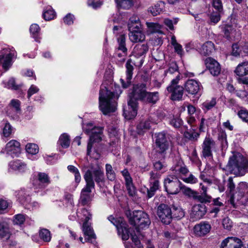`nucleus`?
<instances>
[{
	"instance_id": "f257e3e1",
	"label": "nucleus",
	"mask_w": 248,
	"mask_h": 248,
	"mask_svg": "<svg viewBox=\"0 0 248 248\" xmlns=\"http://www.w3.org/2000/svg\"><path fill=\"white\" fill-rule=\"evenodd\" d=\"M146 88V84L144 83L137 84L133 87L127 107L124 108V116L126 119H132L137 115V100H140L152 105L156 104L159 100V96L158 92H147Z\"/></svg>"
},
{
	"instance_id": "f03ea898",
	"label": "nucleus",
	"mask_w": 248,
	"mask_h": 248,
	"mask_svg": "<svg viewBox=\"0 0 248 248\" xmlns=\"http://www.w3.org/2000/svg\"><path fill=\"white\" fill-rule=\"evenodd\" d=\"M93 178L97 183L102 182L104 180L103 170L97 163L94 165H92L90 169L87 170L84 175L86 185L81 190L80 197V202L83 205L88 204L92 201L91 192L95 186Z\"/></svg>"
},
{
	"instance_id": "7ed1b4c3",
	"label": "nucleus",
	"mask_w": 248,
	"mask_h": 248,
	"mask_svg": "<svg viewBox=\"0 0 248 248\" xmlns=\"http://www.w3.org/2000/svg\"><path fill=\"white\" fill-rule=\"evenodd\" d=\"M115 94L105 87L101 88L99 93V108L105 115L113 112L117 108V102L114 98Z\"/></svg>"
},
{
	"instance_id": "20e7f679",
	"label": "nucleus",
	"mask_w": 248,
	"mask_h": 248,
	"mask_svg": "<svg viewBox=\"0 0 248 248\" xmlns=\"http://www.w3.org/2000/svg\"><path fill=\"white\" fill-rule=\"evenodd\" d=\"M227 167L231 173L242 176L248 171V160L240 153L235 152L230 157Z\"/></svg>"
},
{
	"instance_id": "39448f33",
	"label": "nucleus",
	"mask_w": 248,
	"mask_h": 248,
	"mask_svg": "<svg viewBox=\"0 0 248 248\" xmlns=\"http://www.w3.org/2000/svg\"><path fill=\"white\" fill-rule=\"evenodd\" d=\"M85 133L90 136L87 145V155H90L93 142H98L102 140V129L100 127L93 126L92 123H87L83 126Z\"/></svg>"
},
{
	"instance_id": "423d86ee",
	"label": "nucleus",
	"mask_w": 248,
	"mask_h": 248,
	"mask_svg": "<svg viewBox=\"0 0 248 248\" xmlns=\"http://www.w3.org/2000/svg\"><path fill=\"white\" fill-rule=\"evenodd\" d=\"M129 221L132 225L137 226L141 229L148 228L151 224L148 215L142 211H134Z\"/></svg>"
},
{
	"instance_id": "0eeeda50",
	"label": "nucleus",
	"mask_w": 248,
	"mask_h": 248,
	"mask_svg": "<svg viewBox=\"0 0 248 248\" xmlns=\"http://www.w3.org/2000/svg\"><path fill=\"white\" fill-rule=\"evenodd\" d=\"M182 184L175 176H169L164 180L166 191L170 194H177L181 190Z\"/></svg>"
},
{
	"instance_id": "6e6552de",
	"label": "nucleus",
	"mask_w": 248,
	"mask_h": 248,
	"mask_svg": "<svg viewBox=\"0 0 248 248\" xmlns=\"http://www.w3.org/2000/svg\"><path fill=\"white\" fill-rule=\"evenodd\" d=\"M216 148V142L210 136H206L202 144V154L204 158L212 157V152Z\"/></svg>"
},
{
	"instance_id": "1a4fd4ad",
	"label": "nucleus",
	"mask_w": 248,
	"mask_h": 248,
	"mask_svg": "<svg viewBox=\"0 0 248 248\" xmlns=\"http://www.w3.org/2000/svg\"><path fill=\"white\" fill-rule=\"evenodd\" d=\"M157 215L161 221L165 224L170 223L172 218V211L166 204H161L157 207Z\"/></svg>"
},
{
	"instance_id": "9d476101",
	"label": "nucleus",
	"mask_w": 248,
	"mask_h": 248,
	"mask_svg": "<svg viewBox=\"0 0 248 248\" xmlns=\"http://www.w3.org/2000/svg\"><path fill=\"white\" fill-rule=\"evenodd\" d=\"M155 138V144L157 151L160 153H164L169 147L166 135L163 132H160L156 135Z\"/></svg>"
},
{
	"instance_id": "9b49d317",
	"label": "nucleus",
	"mask_w": 248,
	"mask_h": 248,
	"mask_svg": "<svg viewBox=\"0 0 248 248\" xmlns=\"http://www.w3.org/2000/svg\"><path fill=\"white\" fill-rule=\"evenodd\" d=\"M205 64L210 73L213 76H217L221 72L219 63L215 59L208 57L205 60Z\"/></svg>"
},
{
	"instance_id": "f8f14e48",
	"label": "nucleus",
	"mask_w": 248,
	"mask_h": 248,
	"mask_svg": "<svg viewBox=\"0 0 248 248\" xmlns=\"http://www.w3.org/2000/svg\"><path fill=\"white\" fill-rule=\"evenodd\" d=\"M202 88L201 83L195 79L187 80L185 84L186 91L191 95L198 94Z\"/></svg>"
},
{
	"instance_id": "ddd939ff",
	"label": "nucleus",
	"mask_w": 248,
	"mask_h": 248,
	"mask_svg": "<svg viewBox=\"0 0 248 248\" xmlns=\"http://www.w3.org/2000/svg\"><path fill=\"white\" fill-rule=\"evenodd\" d=\"M5 150L11 156H17L21 151L20 144L16 140H11L6 144Z\"/></svg>"
},
{
	"instance_id": "4468645a",
	"label": "nucleus",
	"mask_w": 248,
	"mask_h": 248,
	"mask_svg": "<svg viewBox=\"0 0 248 248\" xmlns=\"http://www.w3.org/2000/svg\"><path fill=\"white\" fill-rule=\"evenodd\" d=\"M206 213V207L203 204H198L193 206L190 217L193 220L201 219Z\"/></svg>"
},
{
	"instance_id": "2eb2a0df",
	"label": "nucleus",
	"mask_w": 248,
	"mask_h": 248,
	"mask_svg": "<svg viewBox=\"0 0 248 248\" xmlns=\"http://www.w3.org/2000/svg\"><path fill=\"white\" fill-rule=\"evenodd\" d=\"M82 231L84 235L87 236L85 238L86 242H89L92 243H94L95 241L96 236L93 232V230L91 226L90 223L88 221H85L82 226Z\"/></svg>"
},
{
	"instance_id": "dca6fc26",
	"label": "nucleus",
	"mask_w": 248,
	"mask_h": 248,
	"mask_svg": "<svg viewBox=\"0 0 248 248\" xmlns=\"http://www.w3.org/2000/svg\"><path fill=\"white\" fill-rule=\"evenodd\" d=\"M167 91L171 93V99L174 101L182 99L184 94V88L181 86H176L174 88L168 87Z\"/></svg>"
},
{
	"instance_id": "f3484780",
	"label": "nucleus",
	"mask_w": 248,
	"mask_h": 248,
	"mask_svg": "<svg viewBox=\"0 0 248 248\" xmlns=\"http://www.w3.org/2000/svg\"><path fill=\"white\" fill-rule=\"evenodd\" d=\"M8 166L9 171L24 172L27 170L26 164L22 161L18 159L10 162Z\"/></svg>"
},
{
	"instance_id": "a211bd4d",
	"label": "nucleus",
	"mask_w": 248,
	"mask_h": 248,
	"mask_svg": "<svg viewBox=\"0 0 248 248\" xmlns=\"http://www.w3.org/2000/svg\"><path fill=\"white\" fill-rule=\"evenodd\" d=\"M131 61L128 60L125 64L126 68V81H124L123 79H121L120 81L124 88H127L131 83V79L132 78L133 71L134 69L133 66L131 64Z\"/></svg>"
},
{
	"instance_id": "6ab92c4d",
	"label": "nucleus",
	"mask_w": 248,
	"mask_h": 248,
	"mask_svg": "<svg viewBox=\"0 0 248 248\" xmlns=\"http://www.w3.org/2000/svg\"><path fill=\"white\" fill-rule=\"evenodd\" d=\"M211 229L210 225L206 222L201 223L195 226L194 232L197 236H204L208 233Z\"/></svg>"
},
{
	"instance_id": "aec40b11",
	"label": "nucleus",
	"mask_w": 248,
	"mask_h": 248,
	"mask_svg": "<svg viewBox=\"0 0 248 248\" xmlns=\"http://www.w3.org/2000/svg\"><path fill=\"white\" fill-rule=\"evenodd\" d=\"M128 35L130 40L133 43L142 42L145 39V35L141 30L130 31Z\"/></svg>"
},
{
	"instance_id": "412c9836",
	"label": "nucleus",
	"mask_w": 248,
	"mask_h": 248,
	"mask_svg": "<svg viewBox=\"0 0 248 248\" xmlns=\"http://www.w3.org/2000/svg\"><path fill=\"white\" fill-rule=\"evenodd\" d=\"M5 51L4 49L0 53V64H2L3 68L7 70L11 65V56L10 53L5 54Z\"/></svg>"
},
{
	"instance_id": "4be33fe9",
	"label": "nucleus",
	"mask_w": 248,
	"mask_h": 248,
	"mask_svg": "<svg viewBox=\"0 0 248 248\" xmlns=\"http://www.w3.org/2000/svg\"><path fill=\"white\" fill-rule=\"evenodd\" d=\"M165 3L162 1L158 2L153 6H151L148 9V12L153 16H157L163 14L165 9Z\"/></svg>"
},
{
	"instance_id": "5701e85b",
	"label": "nucleus",
	"mask_w": 248,
	"mask_h": 248,
	"mask_svg": "<svg viewBox=\"0 0 248 248\" xmlns=\"http://www.w3.org/2000/svg\"><path fill=\"white\" fill-rule=\"evenodd\" d=\"M129 31H135L141 29V24L138 16H131L127 24Z\"/></svg>"
},
{
	"instance_id": "b1692460",
	"label": "nucleus",
	"mask_w": 248,
	"mask_h": 248,
	"mask_svg": "<svg viewBox=\"0 0 248 248\" xmlns=\"http://www.w3.org/2000/svg\"><path fill=\"white\" fill-rule=\"evenodd\" d=\"M215 48L214 44L211 41H207L204 43L199 49L200 53L204 56L210 55Z\"/></svg>"
},
{
	"instance_id": "393cba45",
	"label": "nucleus",
	"mask_w": 248,
	"mask_h": 248,
	"mask_svg": "<svg viewBox=\"0 0 248 248\" xmlns=\"http://www.w3.org/2000/svg\"><path fill=\"white\" fill-rule=\"evenodd\" d=\"M148 50V46L146 44H138L134 47L133 53L137 58L145 55Z\"/></svg>"
},
{
	"instance_id": "a878e982",
	"label": "nucleus",
	"mask_w": 248,
	"mask_h": 248,
	"mask_svg": "<svg viewBox=\"0 0 248 248\" xmlns=\"http://www.w3.org/2000/svg\"><path fill=\"white\" fill-rule=\"evenodd\" d=\"M224 32L225 37L228 39L231 40L235 39L239 36V32H237L235 30L231 25H227L224 27Z\"/></svg>"
},
{
	"instance_id": "bb28decb",
	"label": "nucleus",
	"mask_w": 248,
	"mask_h": 248,
	"mask_svg": "<svg viewBox=\"0 0 248 248\" xmlns=\"http://www.w3.org/2000/svg\"><path fill=\"white\" fill-rule=\"evenodd\" d=\"M151 120L150 119L142 120L137 125V131L139 134L142 135L151 127Z\"/></svg>"
},
{
	"instance_id": "cd10ccee",
	"label": "nucleus",
	"mask_w": 248,
	"mask_h": 248,
	"mask_svg": "<svg viewBox=\"0 0 248 248\" xmlns=\"http://www.w3.org/2000/svg\"><path fill=\"white\" fill-rule=\"evenodd\" d=\"M234 72L239 77H243L248 74V62H244L239 63L236 67Z\"/></svg>"
},
{
	"instance_id": "c85d7f7f",
	"label": "nucleus",
	"mask_w": 248,
	"mask_h": 248,
	"mask_svg": "<svg viewBox=\"0 0 248 248\" xmlns=\"http://www.w3.org/2000/svg\"><path fill=\"white\" fill-rule=\"evenodd\" d=\"M231 248H242L243 243L240 239L236 237H228L225 239Z\"/></svg>"
},
{
	"instance_id": "c756f323",
	"label": "nucleus",
	"mask_w": 248,
	"mask_h": 248,
	"mask_svg": "<svg viewBox=\"0 0 248 248\" xmlns=\"http://www.w3.org/2000/svg\"><path fill=\"white\" fill-rule=\"evenodd\" d=\"M121 227L119 228L118 232L119 235H121V237L123 240H127L129 238V231L127 228L126 223H122Z\"/></svg>"
},
{
	"instance_id": "7c9ffc66",
	"label": "nucleus",
	"mask_w": 248,
	"mask_h": 248,
	"mask_svg": "<svg viewBox=\"0 0 248 248\" xmlns=\"http://www.w3.org/2000/svg\"><path fill=\"white\" fill-rule=\"evenodd\" d=\"M217 103V98L213 97L204 101L202 105V108L204 111H207L215 107Z\"/></svg>"
},
{
	"instance_id": "2f4dec72",
	"label": "nucleus",
	"mask_w": 248,
	"mask_h": 248,
	"mask_svg": "<svg viewBox=\"0 0 248 248\" xmlns=\"http://www.w3.org/2000/svg\"><path fill=\"white\" fill-rule=\"evenodd\" d=\"M146 25L148 29V31L151 33H163L161 31L162 26L158 23L153 22H146Z\"/></svg>"
},
{
	"instance_id": "473e14b6",
	"label": "nucleus",
	"mask_w": 248,
	"mask_h": 248,
	"mask_svg": "<svg viewBox=\"0 0 248 248\" xmlns=\"http://www.w3.org/2000/svg\"><path fill=\"white\" fill-rule=\"evenodd\" d=\"M70 140L69 136L66 133L62 134L59 139L58 143L63 148H67L70 145Z\"/></svg>"
},
{
	"instance_id": "72a5a7b5",
	"label": "nucleus",
	"mask_w": 248,
	"mask_h": 248,
	"mask_svg": "<svg viewBox=\"0 0 248 248\" xmlns=\"http://www.w3.org/2000/svg\"><path fill=\"white\" fill-rule=\"evenodd\" d=\"M237 193L241 198L248 194V184L246 182H240L237 187Z\"/></svg>"
},
{
	"instance_id": "f704fd0d",
	"label": "nucleus",
	"mask_w": 248,
	"mask_h": 248,
	"mask_svg": "<svg viewBox=\"0 0 248 248\" xmlns=\"http://www.w3.org/2000/svg\"><path fill=\"white\" fill-rule=\"evenodd\" d=\"M0 237L8 240L10 237V233L7 224L3 222L0 223Z\"/></svg>"
},
{
	"instance_id": "c9c22d12",
	"label": "nucleus",
	"mask_w": 248,
	"mask_h": 248,
	"mask_svg": "<svg viewBox=\"0 0 248 248\" xmlns=\"http://www.w3.org/2000/svg\"><path fill=\"white\" fill-rule=\"evenodd\" d=\"M118 7L124 9H128L133 5V2L131 0H115Z\"/></svg>"
},
{
	"instance_id": "e433bc0d",
	"label": "nucleus",
	"mask_w": 248,
	"mask_h": 248,
	"mask_svg": "<svg viewBox=\"0 0 248 248\" xmlns=\"http://www.w3.org/2000/svg\"><path fill=\"white\" fill-rule=\"evenodd\" d=\"M181 179L184 182L190 184H195L198 182V179L192 173L189 174L187 176H182Z\"/></svg>"
},
{
	"instance_id": "4c0bfd02",
	"label": "nucleus",
	"mask_w": 248,
	"mask_h": 248,
	"mask_svg": "<svg viewBox=\"0 0 248 248\" xmlns=\"http://www.w3.org/2000/svg\"><path fill=\"white\" fill-rule=\"evenodd\" d=\"M67 169L69 171L74 174L75 182L78 184L81 180V176L78 170L73 165H69Z\"/></svg>"
},
{
	"instance_id": "58836bf2",
	"label": "nucleus",
	"mask_w": 248,
	"mask_h": 248,
	"mask_svg": "<svg viewBox=\"0 0 248 248\" xmlns=\"http://www.w3.org/2000/svg\"><path fill=\"white\" fill-rule=\"evenodd\" d=\"M106 173L108 179L113 181L115 179V173L113 170L112 166L109 164L106 165Z\"/></svg>"
},
{
	"instance_id": "ea45409f",
	"label": "nucleus",
	"mask_w": 248,
	"mask_h": 248,
	"mask_svg": "<svg viewBox=\"0 0 248 248\" xmlns=\"http://www.w3.org/2000/svg\"><path fill=\"white\" fill-rule=\"evenodd\" d=\"M26 150L29 154L36 155L39 152V147L36 144L30 143L26 145Z\"/></svg>"
},
{
	"instance_id": "a19ab883",
	"label": "nucleus",
	"mask_w": 248,
	"mask_h": 248,
	"mask_svg": "<svg viewBox=\"0 0 248 248\" xmlns=\"http://www.w3.org/2000/svg\"><path fill=\"white\" fill-rule=\"evenodd\" d=\"M118 42L119 43V50L122 51L124 53L127 51V48L125 47V37L124 34H121L118 38Z\"/></svg>"
},
{
	"instance_id": "79ce46f5",
	"label": "nucleus",
	"mask_w": 248,
	"mask_h": 248,
	"mask_svg": "<svg viewBox=\"0 0 248 248\" xmlns=\"http://www.w3.org/2000/svg\"><path fill=\"white\" fill-rule=\"evenodd\" d=\"M172 214L174 217L179 219L184 217L185 212L180 207L173 206Z\"/></svg>"
},
{
	"instance_id": "37998d69",
	"label": "nucleus",
	"mask_w": 248,
	"mask_h": 248,
	"mask_svg": "<svg viewBox=\"0 0 248 248\" xmlns=\"http://www.w3.org/2000/svg\"><path fill=\"white\" fill-rule=\"evenodd\" d=\"M39 236L45 242H49L51 240L50 232L47 229H42L39 232Z\"/></svg>"
},
{
	"instance_id": "c03bdc74",
	"label": "nucleus",
	"mask_w": 248,
	"mask_h": 248,
	"mask_svg": "<svg viewBox=\"0 0 248 248\" xmlns=\"http://www.w3.org/2000/svg\"><path fill=\"white\" fill-rule=\"evenodd\" d=\"M181 190L185 195L193 198L194 196V195L196 194V192L191 189L190 188L186 187L185 186H182L181 187Z\"/></svg>"
},
{
	"instance_id": "a18cd8bd",
	"label": "nucleus",
	"mask_w": 248,
	"mask_h": 248,
	"mask_svg": "<svg viewBox=\"0 0 248 248\" xmlns=\"http://www.w3.org/2000/svg\"><path fill=\"white\" fill-rule=\"evenodd\" d=\"M20 101L18 100L13 99L11 100L10 107L16 113H18L20 111Z\"/></svg>"
},
{
	"instance_id": "49530a36",
	"label": "nucleus",
	"mask_w": 248,
	"mask_h": 248,
	"mask_svg": "<svg viewBox=\"0 0 248 248\" xmlns=\"http://www.w3.org/2000/svg\"><path fill=\"white\" fill-rule=\"evenodd\" d=\"M193 199L202 203L210 202L211 200V197H209V198H206V197L203 195V194H201L200 195L196 192V194L194 195Z\"/></svg>"
},
{
	"instance_id": "de8ad7c7",
	"label": "nucleus",
	"mask_w": 248,
	"mask_h": 248,
	"mask_svg": "<svg viewBox=\"0 0 248 248\" xmlns=\"http://www.w3.org/2000/svg\"><path fill=\"white\" fill-rule=\"evenodd\" d=\"M184 135L186 138L194 141H197L200 137V134L195 132L192 133L186 132Z\"/></svg>"
},
{
	"instance_id": "09e8293b",
	"label": "nucleus",
	"mask_w": 248,
	"mask_h": 248,
	"mask_svg": "<svg viewBox=\"0 0 248 248\" xmlns=\"http://www.w3.org/2000/svg\"><path fill=\"white\" fill-rule=\"evenodd\" d=\"M154 167L156 171H161V173L166 170V166L160 161H156L154 164Z\"/></svg>"
},
{
	"instance_id": "8fccbe9b",
	"label": "nucleus",
	"mask_w": 248,
	"mask_h": 248,
	"mask_svg": "<svg viewBox=\"0 0 248 248\" xmlns=\"http://www.w3.org/2000/svg\"><path fill=\"white\" fill-rule=\"evenodd\" d=\"M212 5L214 8L218 12L221 14L223 10L222 3L221 0H212Z\"/></svg>"
},
{
	"instance_id": "3c124183",
	"label": "nucleus",
	"mask_w": 248,
	"mask_h": 248,
	"mask_svg": "<svg viewBox=\"0 0 248 248\" xmlns=\"http://www.w3.org/2000/svg\"><path fill=\"white\" fill-rule=\"evenodd\" d=\"M38 179L42 184L48 185L50 183V180L48 175L45 173H39L38 174Z\"/></svg>"
},
{
	"instance_id": "603ef678",
	"label": "nucleus",
	"mask_w": 248,
	"mask_h": 248,
	"mask_svg": "<svg viewBox=\"0 0 248 248\" xmlns=\"http://www.w3.org/2000/svg\"><path fill=\"white\" fill-rule=\"evenodd\" d=\"M122 174L124 177L125 185L133 183L132 178L127 169H124L122 171Z\"/></svg>"
},
{
	"instance_id": "864d4df0",
	"label": "nucleus",
	"mask_w": 248,
	"mask_h": 248,
	"mask_svg": "<svg viewBox=\"0 0 248 248\" xmlns=\"http://www.w3.org/2000/svg\"><path fill=\"white\" fill-rule=\"evenodd\" d=\"M125 186L129 196H134L136 195V189L133 183L126 184Z\"/></svg>"
},
{
	"instance_id": "5fc2aeb1",
	"label": "nucleus",
	"mask_w": 248,
	"mask_h": 248,
	"mask_svg": "<svg viewBox=\"0 0 248 248\" xmlns=\"http://www.w3.org/2000/svg\"><path fill=\"white\" fill-rule=\"evenodd\" d=\"M88 6H92L93 8L100 7L103 3L101 0H88L87 1Z\"/></svg>"
},
{
	"instance_id": "6e6d98bb",
	"label": "nucleus",
	"mask_w": 248,
	"mask_h": 248,
	"mask_svg": "<svg viewBox=\"0 0 248 248\" xmlns=\"http://www.w3.org/2000/svg\"><path fill=\"white\" fill-rule=\"evenodd\" d=\"M182 120L179 118H175L171 119L170 124L175 128H179L182 124Z\"/></svg>"
},
{
	"instance_id": "4d7b16f0",
	"label": "nucleus",
	"mask_w": 248,
	"mask_h": 248,
	"mask_svg": "<svg viewBox=\"0 0 248 248\" xmlns=\"http://www.w3.org/2000/svg\"><path fill=\"white\" fill-rule=\"evenodd\" d=\"M25 220V216L22 214H18L15 216L14 222L16 224H22Z\"/></svg>"
},
{
	"instance_id": "13d9d810",
	"label": "nucleus",
	"mask_w": 248,
	"mask_h": 248,
	"mask_svg": "<svg viewBox=\"0 0 248 248\" xmlns=\"http://www.w3.org/2000/svg\"><path fill=\"white\" fill-rule=\"evenodd\" d=\"M239 117L244 121L248 122V111L246 109H241L238 112Z\"/></svg>"
},
{
	"instance_id": "bf43d9fd",
	"label": "nucleus",
	"mask_w": 248,
	"mask_h": 248,
	"mask_svg": "<svg viewBox=\"0 0 248 248\" xmlns=\"http://www.w3.org/2000/svg\"><path fill=\"white\" fill-rule=\"evenodd\" d=\"M12 126L9 123H6L3 129V134L5 137H9L12 133Z\"/></svg>"
},
{
	"instance_id": "052dcab7",
	"label": "nucleus",
	"mask_w": 248,
	"mask_h": 248,
	"mask_svg": "<svg viewBox=\"0 0 248 248\" xmlns=\"http://www.w3.org/2000/svg\"><path fill=\"white\" fill-rule=\"evenodd\" d=\"M222 225L224 229L229 230L232 227V222L229 218L225 217L222 220Z\"/></svg>"
},
{
	"instance_id": "680f3d73",
	"label": "nucleus",
	"mask_w": 248,
	"mask_h": 248,
	"mask_svg": "<svg viewBox=\"0 0 248 248\" xmlns=\"http://www.w3.org/2000/svg\"><path fill=\"white\" fill-rule=\"evenodd\" d=\"M39 90V88L36 86L34 85H31L28 91V98H30L31 95L35 93H37Z\"/></svg>"
},
{
	"instance_id": "e2e57ef3",
	"label": "nucleus",
	"mask_w": 248,
	"mask_h": 248,
	"mask_svg": "<svg viewBox=\"0 0 248 248\" xmlns=\"http://www.w3.org/2000/svg\"><path fill=\"white\" fill-rule=\"evenodd\" d=\"M40 30V28L37 24H33L31 26L30 31L34 37H35L36 34Z\"/></svg>"
},
{
	"instance_id": "0e129e2a",
	"label": "nucleus",
	"mask_w": 248,
	"mask_h": 248,
	"mask_svg": "<svg viewBox=\"0 0 248 248\" xmlns=\"http://www.w3.org/2000/svg\"><path fill=\"white\" fill-rule=\"evenodd\" d=\"M56 13L51 7H47L44 11L43 16H55Z\"/></svg>"
},
{
	"instance_id": "69168bd1",
	"label": "nucleus",
	"mask_w": 248,
	"mask_h": 248,
	"mask_svg": "<svg viewBox=\"0 0 248 248\" xmlns=\"http://www.w3.org/2000/svg\"><path fill=\"white\" fill-rule=\"evenodd\" d=\"M232 55L237 56L240 55L241 49L237 44H233L232 46Z\"/></svg>"
},
{
	"instance_id": "338daca9",
	"label": "nucleus",
	"mask_w": 248,
	"mask_h": 248,
	"mask_svg": "<svg viewBox=\"0 0 248 248\" xmlns=\"http://www.w3.org/2000/svg\"><path fill=\"white\" fill-rule=\"evenodd\" d=\"M7 87L8 88H11L13 90H17L18 88V86L16 84L15 80L13 78L10 79L8 81Z\"/></svg>"
},
{
	"instance_id": "774afa93",
	"label": "nucleus",
	"mask_w": 248,
	"mask_h": 248,
	"mask_svg": "<svg viewBox=\"0 0 248 248\" xmlns=\"http://www.w3.org/2000/svg\"><path fill=\"white\" fill-rule=\"evenodd\" d=\"M160 174L152 171L150 172V181H158V179L160 176Z\"/></svg>"
}]
</instances>
